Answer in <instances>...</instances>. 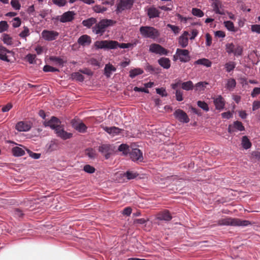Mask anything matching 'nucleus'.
I'll return each instance as SVG.
<instances>
[{
    "mask_svg": "<svg viewBox=\"0 0 260 260\" xmlns=\"http://www.w3.org/2000/svg\"><path fill=\"white\" fill-rule=\"evenodd\" d=\"M50 60L53 62L56 65H58L59 66H63V60L60 57L56 56H51L50 57Z\"/></svg>",
    "mask_w": 260,
    "mask_h": 260,
    "instance_id": "79ce46f5",
    "label": "nucleus"
},
{
    "mask_svg": "<svg viewBox=\"0 0 260 260\" xmlns=\"http://www.w3.org/2000/svg\"><path fill=\"white\" fill-rule=\"evenodd\" d=\"M167 26L170 28L175 35L178 34L181 30L179 26L174 25L171 24H168L167 25Z\"/></svg>",
    "mask_w": 260,
    "mask_h": 260,
    "instance_id": "4d7b16f0",
    "label": "nucleus"
},
{
    "mask_svg": "<svg viewBox=\"0 0 260 260\" xmlns=\"http://www.w3.org/2000/svg\"><path fill=\"white\" fill-rule=\"evenodd\" d=\"M174 117L180 122L188 123L189 121V118L187 114L181 109L176 110L174 114Z\"/></svg>",
    "mask_w": 260,
    "mask_h": 260,
    "instance_id": "9d476101",
    "label": "nucleus"
},
{
    "mask_svg": "<svg viewBox=\"0 0 260 260\" xmlns=\"http://www.w3.org/2000/svg\"><path fill=\"white\" fill-rule=\"evenodd\" d=\"M251 30L253 32L260 34V25L253 24L251 26Z\"/></svg>",
    "mask_w": 260,
    "mask_h": 260,
    "instance_id": "0e129e2a",
    "label": "nucleus"
},
{
    "mask_svg": "<svg viewBox=\"0 0 260 260\" xmlns=\"http://www.w3.org/2000/svg\"><path fill=\"white\" fill-rule=\"evenodd\" d=\"M236 86V81L234 78H230L227 80L225 88L229 90H233Z\"/></svg>",
    "mask_w": 260,
    "mask_h": 260,
    "instance_id": "f704fd0d",
    "label": "nucleus"
},
{
    "mask_svg": "<svg viewBox=\"0 0 260 260\" xmlns=\"http://www.w3.org/2000/svg\"><path fill=\"white\" fill-rule=\"evenodd\" d=\"M191 13L193 15L198 17H202L204 15V12L201 9L196 8L192 9Z\"/></svg>",
    "mask_w": 260,
    "mask_h": 260,
    "instance_id": "c03bdc74",
    "label": "nucleus"
},
{
    "mask_svg": "<svg viewBox=\"0 0 260 260\" xmlns=\"http://www.w3.org/2000/svg\"><path fill=\"white\" fill-rule=\"evenodd\" d=\"M189 32L187 31H183V34L178 38V43L182 48H185L188 44V36Z\"/></svg>",
    "mask_w": 260,
    "mask_h": 260,
    "instance_id": "6ab92c4d",
    "label": "nucleus"
},
{
    "mask_svg": "<svg viewBox=\"0 0 260 260\" xmlns=\"http://www.w3.org/2000/svg\"><path fill=\"white\" fill-rule=\"evenodd\" d=\"M9 28L8 23L6 21H0V33L7 31Z\"/></svg>",
    "mask_w": 260,
    "mask_h": 260,
    "instance_id": "8fccbe9b",
    "label": "nucleus"
},
{
    "mask_svg": "<svg viewBox=\"0 0 260 260\" xmlns=\"http://www.w3.org/2000/svg\"><path fill=\"white\" fill-rule=\"evenodd\" d=\"M147 14L150 19H152L159 17L160 12L158 8L152 6L147 9Z\"/></svg>",
    "mask_w": 260,
    "mask_h": 260,
    "instance_id": "aec40b11",
    "label": "nucleus"
},
{
    "mask_svg": "<svg viewBox=\"0 0 260 260\" xmlns=\"http://www.w3.org/2000/svg\"><path fill=\"white\" fill-rule=\"evenodd\" d=\"M176 99L178 102H181L183 100V91L180 89H176L175 91Z\"/></svg>",
    "mask_w": 260,
    "mask_h": 260,
    "instance_id": "5fc2aeb1",
    "label": "nucleus"
},
{
    "mask_svg": "<svg viewBox=\"0 0 260 260\" xmlns=\"http://www.w3.org/2000/svg\"><path fill=\"white\" fill-rule=\"evenodd\" d=\"M46 149L48 152H52L58 148V143L55 139L51 140L46 145Z\"/></svg>",
    "mask_w": 260,
    "mask_h": 260,
    "instance_id": "c85d7f7f",
    "label": "nucleus"
},
{
    "mask_svg": "<svg viewBox=\"0 0 260 260\" xmlns=\"http://www.w3.org/2000/svg\"><path fill=\"white\" fill-rule=\"evenodd\" d=\"M43 71L45 72H58L59 70L49 65H45L43 67Z\"/></svg>",
    "mask_w": 260,
    "mask_h": 260,
    "instance_id": "3c124183",
    "label": "nucleus"
},
{
    "mask_svg": "<svg viewBox=\"0 0 260 260\" xmlns=\"http://www.w3.org/2000/svg\"><path fill=\"white\" fill-rule=\"evenodd\" d=\"M225 49L228 54H233L236 57L242 56L243 54V47L239 44L227 43L225 46Z\"/></svg>",
    "mask_w": 260,
    "mask_h": 260,
    "instance_id": "39448f33",
    "label": "nucleus"
},
{
    "mask_svg": "<svg viewBox=\"0 0 260 260\" xmlns=\"http://www.w3.org/2000/svg\"><path fill=\"white\" fill-rule=\"evenodd\" d=\"M83 170L87 173L92 174L95 172V170L93 167L89 165H86L84 166Z\"/></svg>",
    "mask_w": 260,
    "mask_h": 260,
    "instance_id": "6e6d98bb",
    "label": "nucleus"
},
{
    "mask_svg": "<svg viewBox=\"0 0 260 260\" xmlns=\"http://www.w3.org/2000/svg\"><path fill=\"white\" fill-rule=\"evenodd\" d=\"M10 4L15 10H19L21 8V5L18 0H11Z\"/></svg>",
    "mask_w": 260,
    "mask_h": 260,
    "instance_id": "603ef678",
    "label": "nucleus"
},
{
    "mask_svg": "<svg viewBox=\"0 0 260 260\" xmlns=\"http://www.w3.org/2000/svg\"><path fill=\"white\" fill-rule=\"evenodd\" d=\"M30 32H29V29L27 26H24L23 27V30H22L20 34H19V37L23 39H25L26 37H28L29 36Z\"/></svg>",
    "mask_w": 260,
    "mask_h": 260,
    "instance_id": "de8ad7c7",
    "label": "nucleus"
},
{
    "mask_svg": "<svg viewBox=\"0 0 260 260\" xmlns=\"http://www.w3.org/2000/svg\"><path fill=\"white\" fill-rule=\"evenodd\" d=\"M91 42V38L87 35H83L79 37L78 43L81 46L89 45Z\"/></svg>",
    "mask_w": 260,
    "mask_h": 260,
    "instance_id": "a878e982",
    "label": "nucleus"
},
{
    "mask_svg": "<svg viewBox=\"0 0 260 260\" xmlns=\"http://www.w3.org/2000/svg\"><path fill=\"white\" fill-rule=\"evenodd\" d=\"M53 4L59 7H62L64 6L67 2L66 0H52Z\"/></svg>",
    "mask_w": 260,
    "mask_h": 260,
    "instance_id": "bf43d9fd",
    "label": "nucleus"
},
{
    "mask_svg": "<svg viewBox=\"0 0 260 260\" xmlns=\"http://www.w3.org/2000/svg\"><path fill=\"white\" fill-rule=\"evenodd\" d=\"M234 128L239 131H243L245 129L244 126L243 125L242 122L239 121H235L233 126L230 125L228 128V132L229 133L234 132L235 131Z\"/></svg>",
    "mask_w": 260,
    "mask_h": 260,
    "instance_id": "b1692460",
    "label": "nucleus"
},
{
    "mask_svg": "<svg viewBox=\"0 0 260 260\" xmlns=\"http://www.w3.org/2000/svg\"><path fill=\"white\" fill-rule=\"evenodd\" d=\"M99 151L105 155V158L108 159L112 149V145L109 144H103L98 148Z\"/></svg>",
    "mask_w": 260,
    "mask_h": 260,
    "instance_id": "4468645a",
    "label": "nucleus"
},
{
    "mask_svg": "<svg viewBox=\"0 0 260 260\" xmlns=\"http://www.w3.org/2000/svg\"><path fill=\"white\" fill-rule=\"evenodd\" d=\"M208 84L206 82H199L195 84L194 88L195 91L197 92H201L204 90L206 86Z\"/></svg>",
    "mask_w": 260,
    "mask_h": 260,
    "instance_id": "e433bc0d",
    "label": "nucleus"
},
{
    "mask_svg": "<svg viewBox=\"0 0 260 260\" xmlns=\"http://www.w3.org/2000/svg\"><path fill=\"white\" fill-rule=\"evenodd\" d=\"M129 156L134 161H142L143 160V153L142 151L138 149H133L129 151Z\"/></svg>",
    "mask_w": 260,
    "mask_h": 260,
    "instance_id": "ddd939ff",
    "label": "nucleus"
},
{
    "mask_svg": "<svg viewBox=\"0 0 260 260\" xmlns=\"http://www.w3.org/2000/svg\"><path fill=\"white\" fill-rule=\"evenodd\" d=\"M94 11L96 13H103L107 11V9L106 7H103L101 5H96L93 8Z\"/></svg>",
    "mask_w": 260,
    "mask_h": 260,
    "instance_id": "13d9d810",
    "label": "nucleus"
},
{
    "mask_svg": "<svg viewBox=\"0 0 260 260\" xmlns=\"http://www.w3.org/2000/svg\"><path fill=\"white\" fill-rule=\"evenodd\" d=\"M42 38L47 41L55 40L59 36V33L54 30H43L41 33Z\"/></svg>",
    "mask_w": 260,
    "mask_h": 260,
    "instance_id": "6e6552de",
    "label": "nucleus"
},
{
    "mask_svg": "<svg viewBox=\"0 0 260 260\" xmlns=\"http://www.w3.org/2000/svg\"><path fill=\"white\" fill-rule=\"evenodd\" d=\"M224 26L226 28L230 31L236 32V29L234 26V24L231 21H225L223 22Z\"/></svg>",
    "mask_w": 260,
    "mask_h": 260,
    "instance_id": "a19ab883",
    "label": "nucleus"
},
{
    "mask_svg": "<svg viewBox=\"0 0 260 260\" xmlns=\"http://www.w3.org/2000/svg\"><path fill=\"white\" fill-rule=\"evenodd\" d=\"M194 64H201L206 67H210L211 66L212 62L209 59L204 58L195 61Z\"/></svg>",
    "mask_w": 260,
    "mask_h": 260,
    "instance_id": "7c9ffc66",
    "label": "nucleus"
},
{
    "mask_svg": "<svg viewBox=\"0 0 260 260\" xmlns=\"http://www.w3.org/2000/svg\"><path fill=\"white\" fill-rule=\"evenodd\" d=\"M86 155L90 158H94L96 156L95 151L92 148L87 149L86 151Z\"/></svg>",
    "mask_w": 260,
    "mask_h": 260,
    "instance_id": "680f3d73",
    "label": "nucleus"
},
{
    "mask_svg": "<svg viewBox=\"0 0 260 260\" xmlns=\"http://www.w3.org/2000/svg\"><path fill=\"white\" fill-rule=\"evenodd\" d=\"M72 124L73 127L77 131H78L80 133H84L86 132L87 129V126L85 125V124L81 122H77V121L75 120L72 121Z\"/></svg>",
    "mask_w": 260,
    "mask_h": 260,
    "instance_id": "5701e85b",
    "label": "nucleus"
},
{
    "mask_svg": "<svg viewBox=\"0 0 260 260\" xmlns=\"http://www.w3.org/2000/svg\"><path fill=\"white\" fill-rule=\"evenodd\" d=\"M2 39L4 43L7 45L10 46L13 44L12 38L8 34H4L2 35Z\"/></svg>",
    "mask_w": 260,
    "mask_h": 260,
    "instance_id": "c9c22d12",
    "label": "nucleus"
},
{
    "mask_svg": "<svg viewBox=\"0 0 260 260\" xmlns=\"http://www.w3.org/2000/svg\"><path fill=\"white\" fill-rule=\"evenodd\" d=\"M25 58L30 64H34L36 62V55L35 54H28L26 56Z\"/></svg>",
    "mask_w": 260,
    "mask_h": 260,
    "instance_id": "49530a36",
    "label": "nucleus"
},
{
    "mask_svg": "<svg viewBox=\"0 0 260 260\" xmlns=\"http://www.w3.org/2000/svg\"><path fill=\"white\" fill-rule=\"evenodd\" d=\"M14 215L15 217L20 218L23 216V213L21 210L19 209H15L14 210Z\"/></svg>",
    "mask_w": 260,
    "mask_h": 260,
    "instance_id": "774afa93",
    "label": "nucleus"
},
{
    "mask_svg": "<svg viewBox=\"0 0 260 260\" xmlns=\"http://www.w3.org/2000/svg\"><path fill=\"white\" fill-rule=\"evenodd\" d=\"M138 175V174L137 173L130 171H127L123 174V176L126 177L128 180L135 179Z\"/></svg>",
    "mask_w": 260,
    "mask_h": 260,
    "instance_id": "a18cd8bd",
    "label": "nucleus"
},
{
    "mask_svg": "<svg viewBox=\"0 0 260 260\" xmlns=\"http://www.w3.org/2000/svg\"><path fill=\"white\" fill-rule=\"evenodd\" d=\"M157 61L158 64L164 69H168L171 67V61L168 58L161 57Z\"/></svg>",
    "mask_w": 260,
    "mask_h": 260,
    "instance_id": "bb28decb",
    "label": "nucleus"
},
{
    "mask_svg": "<svg viewBox=\"0 0 260 260\" xmlns=\"http://www.w3.org/2000/svg\"><path fill=\"white\" fill-rule=\"evenodd\" d=\"M157 218L160 220L169 221L172 219V216L169 211L165 210L157 214Z\"/></svg>",
    "mask_w": 260,
    "mask_h": 260,
    "instance_id": "393cba45",
    "label": "nucleus"
},
{
    "mask_svg": "<svg viewBox=\"0 0 260 260\" xmlns=\"http://www.w3.org/2000/svg\"><path fill=\"white\" fill-rule=\"evenodd\" d=\"M222 6L221 3L219 0H213L212 7L214 12L216 14L223 15L224 14L223 10L221 9Z\"/></svg>",
    "mask_w": 260,
    "mask_h": 260,
    "instance_id": "4be33fe9",
    "label": "nucleus"
},
{
    "mask_svg": "<svg viewBox=\"0 0 260 260\" xmlns=\"http://www.w3.org/2000/svg\"><path fill=\"white\" fill-rule=\"evenodd\" d=\"M12 26L14 28H17L21 25V20L19 17H15L12 20Z\"/></svg>",
    "mask_w": 260,
    "mask_h": 260,
    "instance_id": "864d4df0",
    "label": "nucleus"
},
{
    "mask_svg": "<svg viewBox=\"0 0 260 260\" xmlns=\"http://www.w3.org/2000/svg\"><path fill=\"white\" fill-rule=\"evenodd\" d=\"M101 127L103 130L112 136L119 135L121 131V129L116 126L108 127L104 125H101Z\"/></svg>",
    "mask_w": 260,
    "mask_h": 260,
    "instance_id": "a211bd4d",
    "label": "nucleus"
},
{
    "mask_svg": "<svg viewBox=\"0 0 260 260\" xmlns=\"http://www.w3.org/2000/svg\"><path fill=\"white\" fill-rule=\"evenodd\" d=\"M260 94V87H255L253 88L251 93V96L254 98Z\"/></svg>",
    "mask_w": 260,
    "mask_h": 260,
    "instance_id": "338daca9",
    "label": "nucleus"
},
{
    "mask_svg": "<svg viewBox=\"0 0 260 260\" xmlns=\"http://www.w3.org/2000/svg\"><path fill=\"white\" fill-rule=\"evenodd\" d=\"M134 2V0H119L116 11L121 12L125 10L130 9L133 5Z\"/></svg>",
    "mask_w": 260,
    "mask_h": 260,
    "instance_id": "9b49d317",
    "label": "nucleus"
},
{
    "mask_svg": "<svg viewBox=\"0 0 260 260\" xmlns=\"http://www.w3.org/2000/svg\"><path fill=\"white\" fill-rule=\"evenodd\" d=\"M179 60L182 62H187L190 60L189 52L186 49L177 48L173 56V60Z\"/></svg>",
    "mask_w": 260,
    "mask_h": 260,
    "instance_id": "423d86ee",
    "label": "nucleus"
},
{
    "mask_svg": "<svg viewBox=\"0 0 260 260\" xmlns=\"http://www.w3.org/2000/svg\"><path fill=\"white\" fill-rule=\"evenodd\" d=\"M61 121L60 120L56 117L52 116L51 119L48 121H45L43 124L45 126L50 127L51 128L54 129L55 132L56 129L60 126Z\"/></svg>",
    "mask_w": 260,
    "mask_h": 260,
    "instance_id": "1a4fd4ad",
    "label": "nucleus"
},
{
    "mask_svg": "<svg viewBox=\"0 0 260 260\" xmlns=\"http://www.w3.org/2000/svg\"><path fill=\"white\" fill-rule=\"evenodd\" d=\"M115 23V21L111 19H103L95 23L92 27V31L96 35L102 36L105 32L107 27L113 25Z\"/></svg>",
    "mask_w": 260,
    "mask_h": 260,
    "instance_id": "20e7f679",
    "label": "nucleus"
},
{
    "mask_svg": "<svg viewBox=\"0 0 260 260\" xmlns=\"http://www.w3.org/2000/svg\"><path fill=\"white\" fill-rule=\"evenodd\" d=\"M118 150L120 152H122L123 154L125 155L129 153L130 151L129 146L125 144H122L120 145L118 147Z\"/></svg>",
    "mask_w": 260,
    "mask_h": 260,
    "instance_id": "ea45409f",
    "label": "nucleus"
},
{
    "mask_svg": "<svg viewBox=\"0 0 260 260\" xmlns=\"http://www.w3.org/2000/svg\"><path fill=\"white\" fill-rule=\"evenodd\" d=\"M32 127L30 122L26 121H21L18 122L15 125V129L20 132H28Z\"/></svg>",
    "mask_w": 260,
    "mask_h": 260,
    "instance_id": "f8f14e48",
    "label": "nucleus"
},
{
    "mask_svg": "<svg viewBox=\"0 0 260 260\" xmlns=\"http://www.w3.org/2000/svg\"><path fill=\"white\" fill-rule=\"evenodd\" d=\"M71 77L73 79L77 81L82 82L84 78V76L81 74L80 72H75L71 74Z\"/></svg>",
    "mask_w": 260,
    "mask_h": 260,
    "instance_id": "37998d69",
    "label": "nucleus"
},
{
    "mask_svg": "<svg viewBox=\"0 0 260 260\" xmlns=\"http://www.w3.org/2000/svg\"><path fill=\"white\" fill-rule=\"evenodd\" d=\"M116 68L112 64L109 63L105 64L104 70V75L107 78H110L113 73L116 72Z\"/></svg>",
    "mask_w": 260,
    "mask_h": 260,
    "instance_id": "412c9836",
    "label": "nucleus"
},
{
    "mask_svg": "<svg viewBox=\"0 0 260 260\" xmlns=\"http://www.w3.org/2000/svg\"><path fill=\"white\" fill-rule=\"evenodd\" d=\"M55 133L57 137L63 140L69 139L73 136V134L65 131L62 126H60L56 129Z\"/></svg>",
    "mask_w": 260,
    "mask_h": 260,
    "instance_id": "2eb2a0df",
    "label": "nucleus"
},
{
    "mask_svg": "<svg viewBox=\"0 0 260 260\" xmlns=\"http://www.w3.org/2000/svg\"><path fill=\"white\" fill-rule=\"evenodd\" d=\"M213 103L216 110L220 111L224 108L225 101L221 95H218L216 98H213Z\"/></svg>",
    "mask_w": 260,
    "mask_h": 260,
    "instance_id": "f3484780",
    "label": "nucleus"
},
{
    "mask_svg": "<svg viewBox=\"0 0 260 260\" xmlns=\"http://www.w3.org/2000/svg\"><path fill=\"white\" fill-rule=\"evenodd\" d=\"M197 105L200 108L206 112L209 110L208 104L204 101H199L197 102Z\"/></svg>",
    "mask_w": 260,
    "mask_h": 260,
    "instance_id": "09e8293b",
    "label": "nucleus"
},
{
    "mask_svg": "<svg viewBox=\"0 0 260 260\" xmlns=\"http://www.w3.org/2000/svg\"><path fill=\"white\" fill-rule=\"evenodd\" d=\"M75 13L74 11H68L64 12L59 19V21L62 23L71 22L74 19Z\"/></svg>",
    "mask_w": 260,
    "mask_h": 260,
    "instance_id": "dca6fc26",
    "label": "nucleus"
},
{
    "mask_svg": "<svg viewBox=\"0 0 260 260\" xmlns=\"http://www.w3.org/2000/svg\"><path fill=\"white\" fill-rule=\"evenodd\" d=\"M217 224L219 225H231L234 226H247L251 225V223L249 220H241L239 218L226 217L219 219L217 221Z\"/></svg>",
    "mask_w": 260,
    "mask_h": 260,
    "instance_id": "f03ea898",
    "label": "nucleus"
},
{
    "mask_svg": "<svg viewBox=\"0 0 260 260\" xmlns=\"http://www.w3.org/2000/svg\"><path fill=\"white\" fill-rule=\"evenodd\" d=\"M96 22V19L94 18L91 17L88 19L84 20L82 24L84 26H85L87 28H90L92 25L95 24Z\"/></svg>",
    "mask_w": 260,
    "mask_h": 260,
    "instance_id": "2f4dec72",
    "label": "nucleus"
},
{
    "mask_svg": "<svg viewBox=\"0 0 260 260\" xmlns=\"http://www.w3.org/2000/svg\"><path fill=\"white\" fill-rule=\"evenodd\" d=\"M9 52L10 51L6 48L0 46V59L7 62H9L10 60L8 59L7 55V53Z\"/></svg>",
    "mask_w": 260,
    "mask_h": 260,
    "instance_id": "c756f323",
    "label": "nucleus"
},
{
    "mask_svg": "<svg viewBox=\"0 0 260 260\" xmlns=\"http://www.w3.org/2000/svg\"><path fill=\"white\" fill-rule=\"evenodd\" d=\"M26 150L27 153H28L29 156H30L31 158H34V159H39L41 156L40 153H37L33 152L28 149H26Z\"/></svg>",
    "mask_w": 260,
    "mask_h": 260,
    "instance_id": "e2e57ef3",
    "label": "nucleus"
},
{
    "mask_svg": "<svg viewBox=\"0 0 260 260\" xmlns=\"http://www.w3.org/2000/svg\"><path fill=\"white\" fill-rule=\"evenodd\" d=\"M241 145L245 149H249L251 147V143L246 136H243L242 138Z\"/></svg>",
    "mask_w": 260,
    "mask_h": 260,
    "instance_id": "72a5a7b5",
    "label": "nucleus"
},
{
    "mask_svg": "<svg viewBox=\"0 0 260 260\" xmlns=\"http://www.w3.org/2000/svg\"><path fill=\"white\" fill-rule=\"evenodd\" d=\"M143 71L140 68H136L131 70L129 71V77L132 78H134L138 75H141L143 73Z\"/></svg>",
    "mask_w": 260,
    "mask_h": 260,
    "instance_id": "58836bf2",
    "label": "nucleus"
},
{
    "mask_svg": "<svg viewBox=\"0 0 260 260\" xmlns=\"http://www.w3.org/2000/svg\"><path fill=\"white\" fill-rule=\"evenodd\" d=\"M24 147L23 148L19 147V146H16L12 148V152L13 155L14 156L18 157V156H21L25 154V150Z\"/></svg>",
    "mask_w": 260,
    "mask_h": 260,
    "instance_id": "cd10ccee",
    "label": "nucleus"
},
{
    "mask_svg": "<svg viewBox=\"0 0 260 260\" xmlns=\"http://www.w3.org/2000/svg\"><path fill=\"white\" fill-rule=\"evenodd\" d=\"M149 51L150 53L158 54L159 55H167L169 51L161 46L160 45L156 43H152L150 45Z\"/></svg>",
    "mask_w": 260,
    "mask_h": 260,
    "instance_id": "0eeeda50",
    "label": "nucleus"
},
{
    "mask_svg": "<svg viewBox=\"0 0 260 260\" xmlns=\"http://www.w3.org/2000/svg\"><path fill=\"white\" fill-rule=\"evenodd\" d=\"M139 31L141 36L144 38H150L152 40H155L160 36L159 30L152 26H141Z\"/></svg>",
    "mask_w": 260,
    "mask_h": 260,
    "instance_id": "7ed1b4c3",
    "label": "nucleus"
},
{
    "mask_svg": "<svg viewBox=\"0 0 260 260\" xmlns=\"http://www.w3.org/2000/svg\"><path fill=\"white\" fill-rule=\"evenodd\" d=\"M138 43V41H135L134 43H119L116 41H97L94 43V46L96 49H115L117 48L125 49L133 48Z\"/></svg>",
    "mask_w": 260,
    "mask_h": 260,
    "instance_id": "f257e3e1",
    "label": "nucleus"
},
{
    "mask_svg": "<svg viewBox=\"0 0 260 260\" xmlns=\"http://www.w3.org/2000/svg\"><path fill=\"white\" fill-rule=\"evenodd\" d=\"M206 45L207 46H211L212 44V39L210 35L208 33L206 34Z\"/></svg>",
    "mask_w": 260,
    "mask_h": 260,
    "instance_id": "69168bd1",
    "label": "nucleus"
},
{
    "mask_svg": "<svg viewBox=\"0 0 260 260\" xmlns=\"http://www.w3.org/2000/svg\"><path fill=\"white\" fill-rule=\"evenodd\" d=\"M236 63L235 62L233 61H230L224 64V68L225 69L226 71L228 73H230L234 70V69L236 67Z\"/></svg>",
    "mask_w": 260,
    "mask_h": 260,
    "instance_id": "4c0bfd02",
    "label": "nucleus"
},
{
    "mask_svg": "<svg viewBox=\"0 0 260 260\" xmlns=\"http://www.w3.org/2000/svg\"><path fill=\"white\" fill-rule=\"evenodd\" d=\"M181 87L182 89L189 91L192 90L194 86L193 82L191 81H188L186 82H182L181 84Z\"/></svg>",
    "mask_w": 260,
    "mask_h": 260,
    "instance_id": "473e14b6",
    "label": "nucleus"
},
{
    "mask_svg": "<svg viewBox=\"0 0 260 260\" xmlns=\"http://www.w3.org/2000/svg\"><path fill=\"white\" fill-rule=\"evenodd\" d=\"M156 92L162 97H166L168 95L166 89L163 87L156 88Z\"/></svg>",
    "mask_w": 260,
    "mask_h": 260,
    "instance_id": "052dcab7",
    "label": "nucleus"
}]
</instances>
